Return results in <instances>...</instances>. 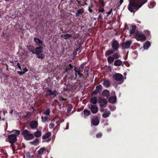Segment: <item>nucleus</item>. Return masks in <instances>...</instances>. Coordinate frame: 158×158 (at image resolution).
I'll use <instances>...</instances> for the list:
<instances>
[{"instance_id":"052dcab7","label":"nucleus","mask_w":158,"mask_h":158,"mask_svg":"<svg viewBox=\"0 0 158 158\" xmlns=\"http://www.w3.org/2000/svg\"><path fill=\"white\" fill-rule=\"evenodd\" d=\"M77 74H78L77 73H76L75 72V77L74 78V80H76L77 79Z\"/></svg>"},{"instance_id":"f3484780","label":"nucleus","mask_w":158,"mask_h":158,"mask_svg":"<svg viewBox=\"0 0 158 158\" xmlns=\"http://www.w3.org/2000/svg\"><path fill=\"white\" fill-rule=\"evenodd\" d=\"M114 64L116 66H119L122 65L123 66V65L122 64V62L120 60H118L115 61Z\"/></svg>"},{"instance_id":"13d9d810","label":"nucleus","mask_w":158,"mask_h":158,"mask_svg":"<svg viewBox=\"0 0 158 158\" xmlns=\"http://www.w3.org/2000/svg\"><path fill=\"white\" fill-rule=\"evenodd\" d=\"M50 126H51V127L52 128L54 127V124H53L52 123H51L50 124Z\"/></svg>"},{"instance_id":"4d7b16f0","label":"nucleus","mask_w":158,"mask_h":158,"mask_svg":"<svg viewBox=\"0 0 158 158\" xmlns=\"http://www.w3.org/2000/svg\"><path fill=\"white\" fill-rule=\"evenodd\" d=\"M23 72H24V73H25L28 70V69H27L26 67H25V68L23 69Z\"/></svg>"},{"instance_id":"c03bdc74","label":"nucleus","mask_w":158,"mask_h":158,"mask_svg":"<svg viewBox=\"0 0 158 158\" xmlns=\"http://www.w3.org/2000/svg\"><path fill=\"white\" fill-rule=\"evenodd\" d=\"M156 5L155 2H150V6H152V7H150V8H152Z\"/></svg>"},{"instance_id":"8fccbe9b","label":"nucleus","mask_w":158,"mask_h":158,"mask_svg":"<svg viewBox=\"0 0 158 158\" xmlns=\"http://www.w3.org/2000/svg\"><path fill=\"white\" fill-rule=\"evenodd\" d=\"M17 73L19 74L20 75H22L23 74H24V72H23V71H18L17 72Z\"/></svg>"},{"instance_id":"ddd939ff","label":"nucleus","mask_w":158,"mask_h":158,"mask_svg":"<svg viewBox=\"0 0 158 158\" xmlns=\"http://www.w3.org/2000/svg\"><path fill=\"white\" fill-rule=\"evenodd\" d=\"M38 123L37 121H32L30 122V126L32 129H35L37 127Z\"/></svg>"},{"instance_id":"603ef678","label":"nucleus","mask_w":158,"mask_h":158,"mask_svg":"<svg viewBox=\"0 0 158 158\" xmlns=\"http://www.w3.org/2000/svg\"><path fill=\"white\" fill-rule=\"evenodd\" d=\"M70 70L69 69H68L66 68L65 69L64 71V73L67 72L68 73H69V71Z\"/></svg>"},{"instance_id":"0eeeda50","label":"nucleus","mask_w":158,"mask_h":158,"mask_svg":"<svg viewBox=\"0 0 158 158\" xmlns=\"http://www.w3.org/2000/svg\"><path fill=\"white\" fill-rule=\"evenodd\" d=\"M91 124L94 126H97L99 123V121L97 116L93 117L91 120Z\"/></svg>"},{"instance_id":"49530a36","label":"nucleus","mask_w":158,"mask_h":158,"mask_svg":"<svg viewBox=\"0 0 158 158\" xmlns=\"http://www.w3.org/2000/svg\"><path fill=\"white\" fill-rule=\"evenodd\" d=\"M102 134L101 133H99L96 134V136L97 138H100L101 137Z\"/></svg>"},{"instance_id":"37998d69","label":"nucleus","mask_w":158,"mask_h":158,"mask_svg":"<svg viewBox=\"0 0 158 158\" xmlns=\"http://www.w3.org/2000/svg\"><path fill=\"white\" fill-rule=\"evenodd\" d=\"M79 47L78 48H76V51L77 52V51H78L79 50H80V49L82 48V46L80 44V43H79Z\"/></svg>"},{"instance_id":"20e7f679","label":"nucleus","mask_w":158,"mask_h":158,"mask_svg":"<svg viewBox=\"0 0 158 158\" xmlns=\"http://www.w3.org/2000/svg\"><path fill=\"white\" fill-rule=\"evenodd\" d=\"M23 135L24 139L26 140H29L33 139L34 136L33 134L29 133V132L27 130H24L21 133Z\"/></svg>"},{"instance_id":"f257e3e1","label":"nucleus","mask_w":158,"mask_h":158,"mask_svg":"<svg viewBox=\"0 0 158 158\" xmlns=\"http://www.w3.org/2000/svg\"><path fill=\"white\" fill-rule=\"evenodd\" d=\"M129 1L128 9L130 12L134 13L138 9V0H129Z\"/></svg>"},{"instance_id":"bf43d9fd","label":"nucleus","mask_w":158,"mask_h":158,"mask_svg":"<svg viewBox=\"0 0 158 158\" xmlns=\"http://www.w3.org/2000/svg\"><path fill=\"white\" fill-rule=\"evenodd\" d=\"M30 153L29 152H28L26 153V155L27 156H28V157H30L31 156L30 155Z\"/></svg>"},{"instance_id":"cd10ccee","label":"nucleus","mask_w":158,"mask_h":158,"mask_svg":"<svg viewBox=\"0 0 158 158\" xmlns=\"http://www.w3.org/2000/svg\"><path fill=\"white\" fill-rule=\"evenodd\" d=\"M39 143V139L36 138L35 139V140H34L33 141H31L30 142V143L32 144H33L34 145H37Z\"/></svg>"},{"instance_id":"c85d7f7f","label":"nucleus","mask_w":158,"mask_h":158,"mask_svg":"<svg viewBox=\"0 0 158 158\" xmlns=\"http://www.w3.org/2000/svg\"><path fill=\"white\" fill-rule=\"evenodd\" d=\"M51 135V133L49 132L45 133L42 136V138L43 139H45L48 138Z\"/></svg>"},{"instance_id":"680f3d73","label":"nucleus","mask_w":158,"mask_h":158,"mask_svg":"<svg viewBox=\"0 0 158 158\" xmlns=\"http://www.w3.org/2000/svg\"><path fill=\"white\" fill-rule=\"evenodd\" d=\"M17 65L18 66V68H19V69H21V66L20 65V64H19V63H18L17 64Z\"/></svg>"},{"instance_id":"79ce46f5","label":"nucleus","mask_w":158,"mask_h":158,"mask_svg":"<svg viewBox=\"0 0 158 158\" xmlns=\"http://www.w3.org/2000/svg\"><path fill=\"white\" fill-rule=\"evenodd\" d=\"M100 92L98 91L96 89H95L92 92L93 94L95 95H96Z\"/></svg>"},{"instance_id":"c756f323","label":"nucleus","mask_w":158,"mask_h":158,"mask_svg":"<svg viewBox=\"0 0 158 158\" xmlns=\"http://www.w3.org/2000/svg\"><path fill=\"white\" fill-rule=\"evenodd\" d=\"M41 135V132L40 131H38L34 133V135L36 137H40Z\"/></svg>"},{"instance_id":"ea45409f","label":"nucleus","mask_w":158,"mask_h":158,"mask_svg":"<svg viewBox=\"0 0 158 158\" xmlns=\"http://www.w3.org/2000/svg\"><path fill=\"white\" fill-rule=\"evenodd\" d=\"M41 118L42 119V121L44 122L48 120V117H44L43 116L41 117Z\"/></svg>"},{"instance_id":"e2e57ef3","label":"nucleus","mask_w":158,"mask_h":158,"mask_svg":"<svg viewBox=\"0 0 158 158\" xmlns=\"http://www.w3.org/2000/svg\"><path fill=\"white\" fill-rule=\"evenodd\" d=\"M98 11L99 12H101L103 13L104 12V9L103 8L101 10H99Z\"/></svg>"},{"instance_id":"5701e85b","label":"nucleus","mask_w":158,"mask_h":158,"mask_svg":"<svg viewBox=\"0 0 158 158\" xmlns=\"http://www.w3.org/2000/svg\"><path fill=\"white\" fill-rule=\"evenodd\" d=\"M84 12V9H80L77 11L76 13V16L77 17L79 16L80 15L83 13Z\"/></svg>"},{"instance_id":"aec40b11","label":"nucleus","mask_w":158,"mask_h":158,"mask_svg":"<svg viewBox=\"0 0 158 158\" xmlns=\"http://www.w3.org/2000/svg\"><path fill=\"white\" fill-rule=\"evenodd\" d=\"M103 84L104 86L106 88H108L110 86V81L108 80H104L103 82Z\"/></svg>"},{"instance_id":"4c0bfd02","label":"nucleus","mask_w":158,"mask_h":158,"mask_svg":"<svg viewBox=\"0 0 158 158\" xmlns=\"http://www.w3.org/2000/svg\"><path fill=\"white\" fill-rule=\"evenodd\" d=\"M102 89V87L101 85H99L96 87V89L98 91H99Z\"/></svg>"},{"instance_id":"774afa93","label":"nucleus","mask_w":158,"mask_h":158,"mask_svg":"<svg viewBox=\"0 0 158 158\" xmlns=\"http://www.w3.org/2000/svg\"><path fill=\"white\" fill-rule=\"evenodd\" d=\"M89 10L91 13H92L93 12V10L90 8H89Z\"/></svg>"},{"instance_id":"39448f33","label":"nucleus","mask_w":158,"mask_h":158,"mask_svg":"<svg viewBox=\"0 0 158 158\" xmlns=\"http://www.w3.org/2000/svg\"><path fill=\"white\" fill-rule=\"evenodd\" d=\"M132 28L129 30V33L131 34H133V35L137 40H138V31H137L135 32L136 26L135 25H132Z\"/></svg>"},{"instance_id":"72a5a7b5","label":"nucleus","mask_w":158,"mask_h":158,"mask_svg":"<svg viewBox=\"0 0 158 158\" xmlns=\"http://www.w3.org/2000/svg\"><path fill=\"white\" fill-rule=\"evenodd\" d=\"M46 149L44 147L42 148L38 151V153L39 154H42L45 151Z\"/></svg>"},{"instance_id":"a878e982","label":"nucleus","mask_w":158,"mask_h":158,"mask_svg":"<svg viewBox=\"0 0 158 158\" xmlns=\"http://www.w3.org/2000/svg\"><path fill=\"white\" fill-rule=\"evenodd\" d=\"M146 39V37L144 34H142L140 35L139 34V41H144Z\"/></svg>"},{"instance_id":"7c9ffc66","label":"nucleus","mask_w":158,"mask_h":158,"mask_svg":"<svg viewBox=\"0 0 158 158\" xmlns=\"http://www.w3.org/2000/svg\"><path fill=\"white\" fill-rule=\"evenodd\" d=\"M110 114V111H108L107 112H104L102 115V117L104 118H106L109 116Z\"/></svg>"},{"instance_id":"0e129e2a","label":"nucleus","mask_w":158,"mask_h":158,"mask_svg":"<svg viewBox=\"0 0 158 158\" xmlns=\"http://www.w3.org/2000/svg\"><path fill=\"white\" fill-rule=\"evenodd\" d=\"M84 65L83 64L81 65L79 68H81V69L82 70L84 68Z\"/></svg>"},{"instance_id":"473e14b6","label":"nucleus","mask_w":158,"mask_h":158,"mask_svg":"<svg viewBox=\"0 0 158 158\" xmlns=\"http://www.w3.org/2000/svg\"><path fill=\"white\" fill-rule=\"evenodd\" d=\"M84 115L85 116H89L90 114V111L86 109H85L83 111Z\"/></svg>"},{"instance_id":"393cba45","label":"nucleus","mask_w":158,"mask_h":158,"mask_svg":"<svg viewBox=\"0 0 158 158\" xmlns=\"http://www.w3.org/2000/svg\"><path fill=\"white\" fill-rule=\"evenodd\" d=\"M72 36V35L69 34H64L61 35V37L64 38L65 40H67Z\"/></svg>"},{"instance_id":"7ed1b4c3","label":"nucleus","mask_w":158,"mask_h":158,"mask_svg":"<svg viewBox=\"0 0 158 158\" xmlns=\"http://www.w3.org/2000/svg\"><path fill=\"white\" fill-rule=\"evenodd\" d=\"M36 52L35 54H36L37 58L41 59L42 60L45 57V55L43 52V47H36L35 48Z\"/></svg>"},{"instance_id":"a211bd4d","label":"nucleus","mask_w":158,"mask_h":158,"mask_svg":"<svg viewBox=\"0 0 158 158\" xmlns=\"http://www.w3.org/2000/svg\"><path fill=\"white\" fill-rule=\"evenodd\" d=\"M150 43L148 41L144 44L143 48L144 49H148L150 46Z\"/></svg>"},{"instance_id":"dca6fc26","label":"nucleus","mask_w":158,"mask_h":158,"mask_svg":"<svg viewBox=\"0 0 158 158\" xmlns=\"http://www.w3.org/2000/svg\"><path fill=\"white\" fill-rule=\"evenodd\" d=\"M102 94L103 96H105L106 98H108L110 95V93L109 91L107 89H105L102 92Z\"/></svg>"},{"instance_id":"4be33fe9","label":"nucleus","mask_w":158,"mask_h":158,"mask_svg":"<svg viewBox=\"0 0 158 158\" xmlns=\"http://www.w3.org/2000/svg\"><path fill=\"white\" fill-rule=\"evenodd\" d=\"M116 100V98L115 96H111L109 99V102L110 103H114Z\"/></svg>"},{"instance_id":"c9c22d12","label":"nucleus","mask_w":158,"mask_h":158,"mask_svg":"<svg viewBox=\"0 0 158 158\" xmlns=\"http://www.w3.org/2000/svg\"><path fill=\"white\" fill-rule=\"evenodd\" d=\"M50 112V109H47L43 113L47 116H48L49 115Z\"/></svg>"},{"instance_id":"6e6552de","label":"nucleus","mask_w":158,"mask_h":158,"mask_svg":"<svg viewBox=\"0 0 158 158\" xmlns=\"http://www.w3.org/2000/svg\"><path fill=\"white\" fill-rule=\"evenodd\" d=\"M131 43V40H129L121 44L122 49L128 48H130Z\"/></svg>"},{"instance_id":"2eb2a0df","label":"nucleus","mask_w":158,"mask_h":158,"mask_svg":"<svg viewBox=\"0 0 158 158\" xmlns=\"http://www.w3.org/2000/svg\"><path fill=\"white\" fill-rule=\"evenodd\" d=\"M27 49L31 52L33 54L36 52L35 48L32 45H27Z\"/></svg>"},{"instance_id":"6ab92c4d","label":"nucleus","mask_w":158,"mask_h":158,"mask_svg":"<svg viewBox=\"0 0 158 158\" xmlns=\"http://www.w3.org/2000/svg\"><path fill=\"white\" fill-rule=\"evenodd\" d=\"M98 101V99L96 97L94 96L91 98L90 100V102L94 105H95Z\"/></svg>"},{"instance_id":"f03ea898","label":"nucleus","mask_w":158,"mask_h":158,"mask_svg":"<svg viewBox=\"0 0 158 158\" xmlns=\"http://www.w3.org/2000/svg\"><path fill=\"white\" fill-rule=\"evenodd\" d=\"M7 137L8 139V141L11 144V146L13 148V152H14L15 150V146L13 143L17 141V136L15 135L11 134L8 135Z\"/></svg>"},{"instance_id":"bb28decb","label":"nucleus","mask_w":158,"mask_h":158,"mask_svg":"<svg viewBox=\"0 0 158 158\" xmlns=\"http://www.w3.org/2000/svg\"><path fill=\"white\" fill-rule=\"evenodd\" d=\"M148 0H139V9L146 3Z\"/></svg>"},{"instance_id":"f704fd0d","label":"nucleus","mask_w":158,"mask_h":158,"mask_svg":"<svg viewBox=\"0 0 158 158\" xmlns=\"http://www.w3.org/2000/svg\"><path fill=\"white\" fill-rule=\"evenodd\" d=\"M107 60L109 63H112L114 61V58L112 56H109L107 58Z\"/></svg>"},{"instance_id":"58836bf2","label":"nucleus","mask_w":158,"mask_h":158,"mask_svg":"<svg viewBox=\"0 0 158 158\" xmlns=\"http://www.w3.org/2000/svg\"><path fill=\"white\" fill-rule=\"evenodd\" d=\"M13 131L15 132L14 133L15 134L14 135H16V136L19 135L20 133V131L18 130H14Z\"/></svg>"},{"instance_id":"4468645a","label":"nucleus","mask_w":158,"mask_h":158,"mask_svg":"<svg viewBox=\"0 0 158 158\" xmlns=\"http://www.w3.org/2000/svg\"><path fill=\"white\" fill-rule=\"evenodd\" d=\"M34 41L37 44H38L39 47H42V46L43 44V41L35 37L34 39Z\"/></svg>"},{"instance_id":"e433bc0d","label":"nucleus","mask_w":158,"mask_h":158,"mask_svg":"<svg viewBox=\"0 0 158 158\" xmlns=\"http://www.w3.org/2000/svg\"><path fill=\"white\" fill-rule=\"evenodd\" d=\"M113 56L114 59H118L120 57V56L117 53H114L113 55Z\"/></svg>"},{"instance_id":"2f4dec72","label":"nucleus","mask_w":158,"mask_h":158,"mask_svg":"<svg viewBox=\"0 0 158 158\" xmlns=\"http://www.w3.org/2000/svg\"><path fill=\"white\" fill-rule=\"evenodd\" d=\"M73 108V106L71 104H69L67 107V113H70L71 110V109Z\"/></svg>"},{"instance_id":"b1692460","label":"nucleus","mask_w":158,"mask_h":158,"mask_svg":"<svg viewBox=\"0 0 158 158\" xmlns=\"http://www.w3.org/2000/svg\"><path fill=\"white\" fill-rule=\"evenodd\" d=\"M72 89L71 85L70 84H65V86L64 87V89L65 91H70Z\"/></svg>"},{"instance_id":"423d86ee","label":"nucleus","mask_w":158,"mask_h":158,"mask_svg":"<svg viewBox=\"0 0 158 158\" xmlns=\"http://www.w3.org/2000/svg\"><path fill=\"white\" fill-rule=\"evenodd\" d=\"M113 77L114 79L116 81H122V82L123 81V76L120 73H116L114 75Z\"/></svg>"},{"instance_id":"a19ab883","label":"nucleus","mask_w":158,"mask_h":158,"mask_svg":"<svg viewBox=\"0 0 158 158\" xmlns=\"http://www.w3.org/2000/svg\"><path fill=\"white\" fill-rule=\"evenodd\" d=\"M66 66L67 68L69 69L70 70L73 68V66L71 64H69V65H66Z\"/></svg>"},{"instance_id":"864d4df0","label":"nucleus","mask_w":158,"mask_h":158,"mask_svg":"<svg viewBox=\"0 0 158 158\" xmlns=\"http://www.w3.org/2000/svg\"><path fill=\"white\" fill-rule=\"evenodd\" d=\"M125 27L126 29H127V30H128L129 29V27L127 23L125 24Z\"/></svg>"},{"instance_id":"9b49d317","label":"nucleus","mask_w":158,"mask_h":158,"mask_svg":"<svg viewBox=\"0 0 158 158\" xmlns=\"http://www.w3.org/2000/svg\"><path fill=\"white\" fill-rule=\"evenodd\" d=\"M89 108L93 114L96 113L98 111V107L95 105H91L89 106Z\"/></svg>"},{"instance_id":"1a4fd4ad","label":"nucleus","mask_w":158,"mask_h":158,"mask_svg":"<svg viewBox=\"0 0 158 158\" xmlns=\"http://www.w3.org/2000/svg\"><path fill=\"white\" fill-rule=\"evenodd\" d=\"M112 47L113 50L117 51L119 48V44L118 42L116 40H114L112 43Z\"/></svg>"},{"instance_id":"de8ad7c7","label":"nucleus","mask_w":158,"mask_h":158,"mask_svg":"<svg viewBox=\"0 0 158 158\" xmlns=\"http://www.w3.org/2000/svg\"><path fill=\"white\" fill-rule=\"evenodd\" d=\"M123 63L125 64L126 65L127 67H129L130 66V64L128 63V62L127 61H124L123 62Z\"/></svg>"},{"instance_id":"69168bd1","label":"nucleus","mask_w":158,"mask_h":158,"mask_svg":"<svg viewBox=\"0 0 158 158\" xmlns=\"http://www.w3.org/2000/svg\"><path fill=\"white\" fill-rule=\"evenodd\" d=\"M106 69L108 70H110L111 71V68H110V66H108V67H107Z\"/></svg>"},{"instance_id":"f8f14e48","label":"nucleus","mask_w":158,"mask_h":158,"mask_svg":"<svg viewBox=\"0 0 158 158\" xmlns=\"http://www.w3.org/2000/svg\"><path fill=\"white\" fill-rule=\"evenodd\" d=\"M51 89H48L47 90V93L46 94L47 96H51L53 95L54 97H56V93L57 92L56 90H54L53 91H52Z\"/></svg>"},{"instance_id":"6e6d98bb","label":"nucleus","mask_w":158,"mask_h":158,"mask_svg":"<svg viewBox=\"0 0 158 158\" xmlns=\"http://www.w3.org/2000/svg\"><path fill=\"white\" fill-rule=\"evenodd\" d=\"M102 15L101 14H100L98 16V20H102Z\"/></svg>"},{"instance_id":"a18cd8bd","label":"nucleus","mask_w":158,"mask_h":158,"mask_svg":"<svg viewBox=\"0 0 158 158\" xmlns=\"http://www.w3.org/2000/svg\"><path fill=\"white\" fill-rule=\"evenodd\" d=\"M145 34L146 35L150 36V32L149 31L147 30L145 31Z\"/></svg>"},{"instance_id":"9d476101","label":"nucleus","mask_w":158,"mask_h":158,"mask_svg":"<svg viewBox=\"0 0 158 158\" xmlns=\"http://www.w3.org/2000/svg\"><path fill=\"white\" fill-rule=\"evenodd\" d=\"M98 102L101 108L106 105L107 103L106 100L103 99L101 97H99L98 99Z\"/></svg>"},{"instance_id":"5fc2aeb1","label":"nucleus","mask_w":158,"mask_h":158,"mask_svg":"<svg viewBox=\"0 0 158 158\" xmlns=\"http://www.w3.org/2000/svg\"><path fill=\"white\" fill-rule=\"evenodd\" d=\"M82 72V71L80 69L78 71H77V72H76L78 74H80V73L81 72Z\"/></svg>"},{"instance_id":"09e8293b","label":"nucleus","mask_w":158,"mask_h":158,"mask_svg":"<svg viewBox=\"0 0 158 158\" xmlns=\"http://www.w3.org/2000/svg\"><path fill=\"white\" fill-rule=\"evenodd\" d=\"M100 2L102 6L103 7L104 6V3L103 0H100Z\"/></svg>"},{"instance_id":"338daca9","label":"nucleus","mask_w":158,"mask_h":158,"mask_svg":"<svg viewBox=\"0 0 158 158\" xmlns=\"http://www.w3.org/2000/svg\"><path fill=\"white\" fill-rule=\"evenodd\" d=\"M93 5L92 4H91L89 6V8H93Z\"/></svg>"},{"instance_id":"3c124183","label":"nucleus","mask_w":158,"mask_h":158,"mask_svg":"<svg viewBox=\"0 0 158 158\" xmlns=\"http://www.w3.org/2000/svg\"><path fill=\"white\" fill-rule=\"evenodd\" d=\"M80 69H81V68H77V67H74V71H75V72H77V71H78Z\"/></svg>"},{"instance_id":"412c9836","label":"nucleus","mask_w":158,"mask_h":158,"mask_svg":"<svg viewBox=\"0 0 158 158\" xmlns=\"http://www.w3.org/2000/svg\"><path fill=\"white\" fill-rule=\"evenodd\" d=\"M114 51L112 49H110L109 50H107L105 53V55L106 56H109L111 55L114 53Z\"/></svg>"}]
</instances>
